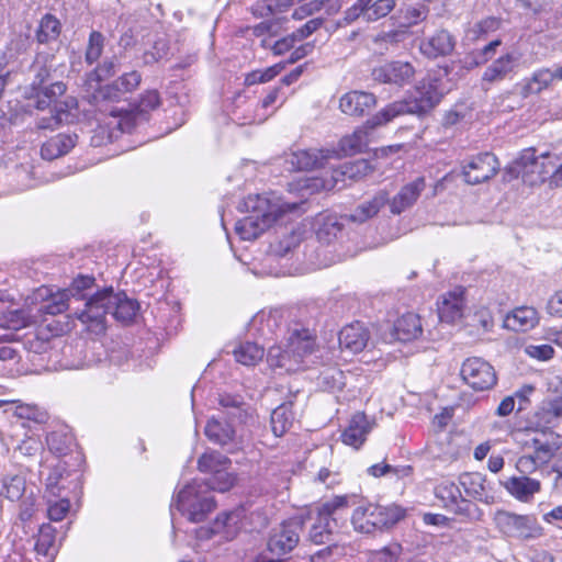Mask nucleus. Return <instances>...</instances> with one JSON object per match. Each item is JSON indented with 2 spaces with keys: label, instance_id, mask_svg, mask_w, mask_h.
<instances>
[{
  "label": "nucleus",
  "instance_id": "34",
  "mask_svg": "<svg viewBox=\"0 0 562 562\" xmlns=\"http://www.w3.org/2000/svg\"><path fill=\"white\" fill-rule=\"evenodd\" d=\"M375 127L369 126L368 121L363 127L356 130L351 135L346 136L339 142L338 157L351 156L361 151L368 144V130H374Z\"/></svg>",
  "mask_w": 562,
  "mask_h": 562
},
{
  "label": "nucleus",
  "instance_id": "58",
  "mask_svg": "<svg viewBox=\"0 0 562 562\" xmlns=\"http://www.w3.org/2000/svg\"><path fill=\"white\" fill-rule=\"evenodd\" d=\"M544 465L539 459H536L533 454H524L516 461L515 468L522 475L535 473L540 467Z\"/></svg>",
  "mask_w": 562,
  "mask_h": 562
},
{
  "label": "nucleus",
  "instance_id": "33",
  "mask_svg": "<svg viewBox=\"0 0 562 562\" xmlns=\"http://www.w3.org/2000/svg\"><path fill=\"white\" fill-rule=\"evenodd\" d=\"M423 333L422 322L417 314L406 313L394 325V337L400 341H409Z\"/></svg>",
  "mask_w": 562,
  "mask_h": 562
},
{
  "label": "nucleus",
  "instance_id": "28",
  "mask_svg": "<svg viewBox=\"0 0 562 562\" xmlns=\"http://www.w3.org/2000/svg\"><path fill=\"white\" fill-rule=\"evenodd\" d=\"M378 513V505H361L353 510L351 524L356 531L361 533H372L376 529H382Z\"/></svg>",
  "mask_w": 562,
  "mask_h": 562
},
{
  "label": "nucleus",
  "instance_id": "50",
  "mask_svg": "<svg viewBox=\"0 0 562 562\" xmlns=\"http://www.w3.org/2000/svg\"><path fill=\"white\" fill-rule=\"evenodd\" d=\"M220 405L223 408L229 409L227 412V415L232 418H237L240 422H246V418L248 416V411L246 407H244L243 402L238 397L234 396H222L220 398Z\"/></svg>",
  "mask_w": 562,
  "mask_h": 562
},
{
  "label": "nucleus",
  "instance_id": "39",
  "mask_svg": "<svg viewBox=\"0 0 562 562\" xmlns=\"http://www.w3.org/2000/svg\"><path fill=\"white\" fill-rule=\"evenodd\" d=\"M74 302L66 289L59 290L56 293H50L49 297L42 305L41 310L50 315H57L65 312L70 303Z\"/></svg>",
  "mask_w": 562,
  "mask_h": 562
},
{
  "label": "nucleus",
  "instance_id": "16",
  "mask_svg": "<svg viewBox=\"0 0 562 562\" xmlns=\"http://www.w3.org/2000/svg\"><path fill=\"white\" fill-rule=\"evenodd\" d=\"M459 484L464 490L467 496L484 504L495 502L494 490L485 475L480 472H465L459 476Z\"/></svg>",
  "mask_w": 562,
  "mask_h": 562
},
{
  "label": "nucleus",
  "instance_id": "54",
  "mask_svg": "<svg viewBox=\"0 0 562 562\" xmlns=\"http://www.w3.org/2000/svg\"><path fill=\"white\" fill-rule=\"evenodd\" d=\"M341 226L338 223L337 218L334 216H327L322 226L317 229V238L329 244L333 239H335L340 233Z\"/></svg>",
  "mask_w": 562,
  "mask_h": 562
},
{
  "label": "nucleus",
  "instance_id": "5",
  "mask_svg": "<svg viewBox=\"0 0 562 562\" xmlns=\"http://www.w3.org/2000/svg\"><path fill=\"white\" fill-rule=\"evenodd\" d=\"M196 480L189 483L179 491L171 507L176 506L192 522L202 521L215 507L213 497Z\"/></svg>",
  "mask_w": 562,
  "mask_h": 562
},
{
  "label": "nucleus",
  "instance_id": "10",
  "mask_svg": "<svg viewBox=\"0 0 562 562\" xmlns=\"http://www.w3.org/2000/svg\"><path fill=\"white\" fill-rule=\"evenodd\" d=\"M499 170L495 155L483 153L472 157L462 168L464 180L469 184H479L492 179Z\"/></svg>",
  "mask_w": 562,
  "mask_h": 562
},
{
  "label": "nucleus",
  "instance_id": "20",
  "mask_svg": "<svg viewBox=\"0 0 562 562\" xmlns=\"http://www.w3.org/2000/svg\"><path fill=\"white\" fill-rule=\"evenodd\" d=\"M518 63L519 56L515 53H506L499 56L486 67L482 75V82L493 85L507 79L515 72Z\"/></svg>",
  "mask_w": 562,
  "mask_h": 562
},
{
  "label": "nucleus",
  "instance_id": "26",
  "mask_svg": "<svg viewBox=\"0 0 562 562\" xmlns=\"http://www.w3.org/2000/svg\"><path fill=\"white\" fill-rule=\"evenodd\" d=\"M454 40L445 30L436 32L428 38L420 42L419 48L423 55L428 58H437L449 55L454 48Z\"/></svg>",
  "mask_w": 562,
  "mask_h": 562
},
{
  "label": "nucleus",
  "instance_id": "44",
  "mask_svg": "<svg viewBox=\"0 0 562 562\" xmlns=\"http://www.w3.org/2000/svg\"><path fill=\"white\" fill-rule=\"evenodd\" d=\"M427 8L424 5H408L398 11L397 19H400L401 27H411L423 21L427 16Z\"/></svg>",
  "mask_w": 562,
  "mask_h": 562
},
{
  "label": "nucleus",
  "instance_id": "43",
  "mask_svg": "<svg viewBox=\"0 0 562 562\" xmlns=\"http://www.w3.org/2000/svg\"><path fill=\"white\" fill-rule=\"evenodd\" d=\"M502 21L498 18L487 16L474 23L469 30V35L473 40H481L487 37L490 34L501 29Z\"/></svg>",
  "mask_w": 562,
  "mask_h": 562
},
{
  "label": "nucleus",
  "instance_id": "49",
  "mask_svg": "<svg viewBox=\"0 0 562 562\" xmlns=\"http://www.w3.org/2000/svg\"><path fill=\"white\" fill-rule=\"evenodd\" d=\"M116 66L117 65L114 60L104 61L101 66H99L87 78V85L89 89L94 90V93H97V90L100 88L99 82L110 76H113L116 71Z\"/></svg>",
  "mask_w": 562,
  "mask_h": 562
},
{
  "label": "nucleus",
  "instance_id": "47",
  "mask_svg": "<svg viewBox=\"0 0 562 562\" xmlns=\"http://www.w3.org/2000/svg\"><path fill=\"white\" fill-rule=\"evenodd\" d=\"M378 513L381 514L380 515V520H381L380 525L382 528H389V527L397 524L406 515L405 508H403L398 505H395V504H392L389 506L378 505Z\"/></svg>",
  "mask_w": 562,
  "mask_h": 562
},
{
  "label": "nucleus",
  "instance_id": "11",
  "mask_svg": "<svg viewBox=\"0 0 562 562\" xmlns=\"http://www.w3.org/2000/svg\"><path fill=\"white\" fill-rule=\"evenodd\" d=\"M395 4V0H357L346 11L345 20L350 23L362 16L366 22H374L391 13Z\"/></svg>",
  "mask_w": 562,
  "mask_h": 562
},
{
  "label": "nucleus",
  "instance_id": "15",
  "mask_svg": "<svg viewBox=\"0 0 562 562\" xmlns=\"http://www.w3.org/2000/svg\"><path fill=\"white\" fill-rule=\"evenodd\" d=\"M139 72L133 70L124 74L112 85H106L97 90V93L92 94L93 102L95 104L99 101H119L124 93L131 92L138 87L140 83Z\"/></svg>",
  "mask_w": 562,
  "mask_h": 562
},
{
  "label": "nucleus",
  "instance_id": "4",
  "mask_svg": "<svg viewBox=\"0 0 562 562\" xmlns=\"http://www.w3.org/2000/svg\"><path fill=\"white\" fill-rule=\"evenodd\" d=\"M315 339L308 329L291 331L286 345L272 346L268 350L267 361L273 369L296 372L315 362Z\"/></svg>",
  "mask_w": 562,
  "mask_h": 562
},
{
  "label": "nucleus",
  "instance_id": "38",
  "mask_svg": "<svg viewBox=\"0 0 562 562\" xmlns=\"http://www.w3.org/2000/svg\"><path fill=\"white\" fill-rule=\"evenodd\" d=\"M231 460L217 451H207L198 460V468L203 473L214 475L223 469H228Z\"/></svg>",
  "mask_w": 562,
  "mask_h": 562
},
{
  "label": "nucleus",
  "instance_id": "6",
  "mask_svg": "<svg viewBox=\"0 0 562 562\" xmlns=\"http://www.w3.org/2000/svg\"><path fill=\"white\" fill-rule=\"evenodd\" d=\"M493 521L497 530L507 537L530 540L542 535V527L533 515H519L498 509L493 516Z\"/></svg>",
  "mask_w": 562,
  "mask_h": 562
},
{
  "label": "nucleus",
  "instance_id": "13",
  "mask_svg": "<svg viewBox=\"0 0 562 562\" xmlns=\"http://www.w3.org/2000/svg\"><path fill=\"white\" fill-rule=\"evenodd\" d=\"M415 70L407 61L394 60L375 67L372 70L373 80L381 83L404 86L413 78Z\"/></svg>",
  "mask_w": 562,
  "mask_h": 562
},
{
  "label": "nucleus",
  "instance_id": "24",
  "mask_svg": "<svg viewBox=\"0 0 562 562\" xmlns=\"http://www.w3.org/2000/svg\"><path fill=\"white\" fill-rule=\"evenodd\" d=\"M369 341V331L363 324L356 322L345 326L339 333V346L350 353L362 351Z\"/></svg>",
  "mask_w": 562,
  "mask_h": 562
},
{
  "label": "nucleus",
  "instance_id": "1",
  "mask_svg": "<svg viewBox=\"0 0 562 562\" xmlns=\"http://www.w3.org/2000/svg\"><path fill=\"white\" fill-rule=\"evenodd\" d=\"M450 88L445 70L429 72L416 85L412 97L389 103L368 120V125L380 127L402 115H424L439 104Z\"/></svg>",
  "mask_w": 562,
  "mask_h": 562
},
{
  "label": "nucleus",
  "instance_id": "23",
  "mask_svg": "<svg viewBox=\"0 0 562 562\" xmlns=\"http://www.w3.org/2000/svg\"><path fill=\"white\" fill-rule=\"evenodd\" d=\"M464 304V290L462 288H457L443 294L440 301H438V316L440 321L452 324L461 319Z\"/></svg>",
  "mask_w": 562,
  "mask_h": 562
},
{
  "label": "nucleus",
  "instance_id": "9",
  "mask_svg": "<svg viewBox=\"0 0 562 562\" xmlns=\"http://www.w3.org/2000/svg\"><path fill=\"white\" fill-rule=\"evenodd\" d=\"M463 381L475 391H485L496 384L497 378L494 368L479 357L468 358L461 367Z\"/></svg>",
  "mask_w": 562,
  "mask_h": 562
},
{
  "label": "nucleus",
  "instance_id": "29",
  "mask_svg": "<svg viewBox=\"0 0 562 562\" xmlns=\"http://www.w3.org/2000/svg\"><path fill=\"white\" fill-rule=\"evenodd\" d=\"M542 435L547 438L542 439L536 436L530 439L528 445L533 449L531 454H533L535 458L539 459L542 463L547 464L561 449L562 441L560 435L553 431L548 434L543 432Z\"/></svg>",
  "mask_w": 562,
  "mask_h": 562
},
{
  "label": "nucleus",
  "instance_id": "48",
  "mask_svg": "<svg viewBox=\"0 0 562 562\" xmlns=\"http://www.w3.org/2000/svg\"><path fill=\"white\" fill-rule=\"evenodd\" d=\"M293 5V0H265L258 2L254 8V13L259 16L281 13Z\"/></svg>",
  "mask_w": 562,
  "mask_h": 562
},
{
  "label": "nucleus",
  "instance_id": "60",
  "mask_svg": "<svg viewBox=\"0 0 562 562\" xmlns=\"http://www.w3.org/2000/svg\"><path fill=\"white\" fill-rule=\"evenodd\" d=\"M103 36L99 32H92L89 38V45L86 53V59L89 64L94 63L102 53Z\"/></svg>",
  "mask_w": 562,
  "mask_h": 562
},
{
  "label": "nucleus",
  "instance_id": "45",
  "mask_svg": "<svg viewBox=\"0 0 562 562\" xmlns=\"http://www.w3.org/2000/svg\"><path fill=\"white\" fill-rule=\"evenodd\" d=\"M554 80L552 70L542 68L533 72L525 89L528 93H540Z\"/></svg>",
  "mask_w": 562,
  "mask_h": 562
},
{
  "label": "nucleus",
  "instance_id": "8",
  "mask_svg": "<svg viewBox=\"0 0 562 562\" xmlns=\"http://www.w3.org/2000/svg\"><path fill=\"white\" fill-rule=\"evenodd\" d=\"M302 521L297 518L290 519L274 527L268 538V550L271 558L268 562H278L299 543Z\"/></svg>",
  "mask_w": 562,
  "mask_h": 562
},
{
  "label": "nucleus",
  "instance_id": "18",
  "mask_svg": "<svg viewBox=\"0 0 562 562\" xmlns=\"http://www.w3.org/2000/svg\"><path fill=\"white\" fill-rule=\"evenodd\" d=\"M375 423L364 413L358 412L352 415L348 426L341 434V441L355 449H359L367 440L368 435L373 429Z\"/></svg>",
  "mask_w": 562,
  "mask_h": 562
},
{
  "label": "nucleus",
  "instance_id": "51",
  "mask_svg": "<svg viewBox=\"0 0 562 562\" xmlns=\"http://www.w3.org/2000/svg\"><path fill=\"white\" fill-rule=\"evenodd\" d=\"M372 166L366 159H359L345 164V172L347 178L351 181H357L366 178L372 172Z\"/></svg>",
  "mask_w": 562,
  "mask_h": 562
},
{
  "label": "nucleus",
  "instance_id": "52",
  "mask_svg": "<svg viewBox=\"0 0 562 562\" xmlns=\"http://www.w3.org/2000/svg\"><path fill=\"white\" fill-rule=\"evenodd\" d=\"M319 383L328 391L340 390L345 385L342 371L330 368L322 372L319 375Z\"/></svg>",
  "mask_w": 562,
  "mask_h": 562
},
{
  "label": "nucleus",
  "instance_id": "2",
  "mask_svg": "<svg viewBox=\"0 0 562 562\" xmlns=\"http://www.w3.org/2000/svg\"><path fill=\"white\" fill-rule=\"evenodd\" d=\"M238 209L249 215L235 224V233L241 240H255L284 215L299 209L297 203H290L274 193L249 194L239 203Z\"/></svg>",
  "mask_w": 562,
  "mask_h": 562
},
{
  "label": "nucleus",
  "instance_id": "3",
  "mask_svg": "<svg viewBox=\"0 0 562 562\" xmlns=\"http://www.w3.org/2000/svg\"><path fill=\"white\" fill-rule=\"evenodd\" d=\"M137 311L136 301L128 299L124 293L104 289L89 297L85 308L77 311L76 314L89 330L99 334L105 329L106 314H112L120 322L128 323L136 316Z\"/></svg>",
  "mask_w": 562,
  "mask_h": 562
},
{
  "label": "nucleus",
  "instance_id": "30",
  "mask_svg": "<svg viewBox=\"0 0 562 562\" xmlns=\"http://www.w3.org/2000/svg\"><path fill=\"white\" fill-rule=\"evenodd\" d=\"M67 87L61 81H56L49 86L40 87L31 91L29 99L34 100L35 109L44 111L54 108L58 98L66 93Z\"/></svg>",
  "mask_w": 562,
  "mask_h": 562
},
{
  "label": "nucleus",
  "instance_id": "31",
  "mask_svg": "<svg viewBox=\"0 0 562 562\" xmlns=\"http://www.w3.org/2000/svg\"><path fill=\"white\" fill-rule=\"evenodd\" d=\"M387 202L389 194L383 190L379 191L371 200L360 203L346 217L353 223H364L374 217Z\"/></svg>",
  "mask_w": 562,
  "mask_h": 562
},
{
  "label": "nucleus",
  "instance_id": "64",
  "mask_svg": "<svg viewBox=\"0 0 562 562\" xmlns=\"http://www.w3.org/2000/svg\"><path fill=\"white\" fill-rule=\"evenodd\" d=\"M541 411L553 418H562V396H555L542 402Z\"/></svg>",
  "mask_w": 562,
  "mask_h": 562
},
{
  "label": "nucleus",
  "instance_id": "27",
  "mask_svg": "<svg viewBox=\"0 0 562 562\" xmlns=\"http://www.w3.org/2000/svg\"><path fill=\"white\" fill-rule=\"evenodd\" d=\"M539 323V313L535 307L520 306L508 313L504 327L514 331H528Z\"/></svg>",
  "mask_w": 562,
  "mask_h": 562
},
{
  "label": "nucleus",
  "instance_id": "7",
  "mask_svg": "<svg viewBox=\"0 0 562 562\" xmlns=\"http://www.w3.org/2000/svg\"><path fill=\"white\" fill-rule=\"evenodd\" d=\"M548 153L536 156L533 148L524 149L515 161V169L521 176L524 182L536 186L544 182L555 168V162L550 160Z\"/></svg>",
  "mask_w": 562,
  "mask_h": 562
},
{
  "label": "nucleus",
  "instance_id": "46",
  "mask_svg": "<svg viewBox=\"0 0 562 562\" xmlns=\"http://www.w3.org/2000/svg\"><path fill=\"white\" fill-rule=\"evenodd\" d=\"M402 552L398 543L389 544L380 550L369 551L366 553L367 562H397Z\"/></svg>",
  "mask_w": 562,
  "mask_h": 562
},
{
  "label": "nucleus",
  "instance_id": "25",
  "mask_svg": "<svg viewBox=\"0 0 562 562\" xmlns=\"http://www.w3.org/2000/svg\"><path fill=\"white\" fill-rule=\"evenodd\" d=\"M239 513L231 512L220 515L213 524L212 528H200L196 537L200 540H206L214 533L222 535L225 539H232L238 530Z\"/></svg>",
  "mask_w": 562,
  "mask_h": 562
},
{
  "label": "nucleus",
  "instance_id": "22",
  "mask_svg": "<svg viewBox=\"0 0 562 562\" xmlns=\"http://www.w3.org/2000/svg\"><path fill=\"white\" fill-rule=\"evenodd\" d=\"M425 188L426 183L423 177H418L414 181L402 187L396 195H394L391 200L389 199L387 203L391 213L398 215L405 210L412 207Z\"/></svg>",
  "mask_w": 562,
  "mask_h": 562
},
{
  "label": "nucleus",
  "instance_id": "61",
  "mask_svg": "<svg viewBox=\"0 0 562 562\" xmlns=\"http://www.w3.org/2000/svg\"><path fill=\"white\" fill-rule=\"evenodd\" d=\"M501 44H502V41L499 38H496V40L490 42L488 44H486L481 49L476 50L474 53V57H473V65L480 66V65H484L488 60H491L496 53V48Z\"/></svg>",
  "mask_w": 562,
  "mask_h": 562
},
{
  "label": "nucleus",
  "instance_id": "53",
  "mask_svg": "<svg viewBox=\"0 0 562 562\" xmlns=\"http://www.w3.org/2000/svg\"><path fill=\"white\" fill-rule=\"evenodd\" d=\"M78 108V101L75 97L68 95L61 101H57L53 108V112L59 116L63 123H69L75 116L74 111Z\"/></svg>",
  "mask_w": 562,
  "mask_h": 562
},
{
  "label": "nucleus",
  "instance_id": "57",
  "mask_svg": "<svg viewBox=\"0 0 562 562\" xmlns=\"http://www.w3.org/2000/svg\"><path fill=\"white\" fill-rule=\"evenodd\" d=\"M93 279L90 277H79L75 279L71 283V285L66 289L69 291V295L74 301H88L86 293H83L85 290H88L92 286Z\"/></svg>",
  "mask_w": 562,
  "mask_h": 562
},
{
  "label": "nucleus",
  "instance_id": "62",
  "mask_svg": "<svg viewBox=\"0 0 562 562\" xmlns=\"http://www.w3.org/2000/svg\"><path fill=\"white\" fill-rule=\"evenodd\" d=\"M299 245V238L296 235L291 234L284 239L278 241L277 244L271 245V251L273 255L278 257H284L288 255L293 248Z\"/></svg>",
  "mask_w": 562,
  "mask_h": 562
},
{
  "label": "nucleus",
  "instance_id": "21",
  "mask_svg": "<svg viewBox=\"0 0 562 562\" xmlns=\"http://www.w3.org/2000/svg\"><path fill=\"white\" fill-rule=\"evenodd\" d=\"M435 495L442 502L446 508H449L454 513L461 514L468 512L473 506L462 497L459 486L448 479L441 480L436 485Z\"/></svg>",
  "mask_w": 562,
  "mask_h": 562
},
{
  "label": "nucleus",
  "instance_id": "59",
  "mask_svg": "<svg viewBox=\"0 0 562 562\" xmlns=\"http://www.w3.org/2000/svg\"><path fill=\"white\" fill-rule=\"evenodd\" d=\"M347 496H335L334 498L318 506L316 509L327 517L335 518L334 515H336L338 510L347 508Z\"/></svg>",
  "mask_w": 562,
  "mask_h": 562
},
{
  "label": "nucleus",
  "instance_id": "55",
  "mask_svg": "<svg viewBox=\"0 0 562 562\" xmlns=\"http://www.w3.org/2000/svg\"><path fill=\"white\" fill-rule=\"evenodd\" d=\"M59 22L52 15H46L42 19L37 38L41 43H46L58 35Z\"/></svg>",
  "mask_w": 562,
  "mask_h": 562
},
{
  "label": "nucleus",
  "instance_id": "37",
  "mask_svg": "<svg viewBox=\"0 0 562 562\" xmlns=\"http://www.w3.org/2000/svg\"><path fill=\"white\" fill-rule=\"evenodd\" d=\"M294 415L291 411V404L284 403L278 406L271 413V429L276 437H281L292 426Z\"/></svg>",
  "mask_w": 562,
  "mask_h": 562
},
{
  "label": "nucleus",
  "instance_id": "14",
  "mask_svg": "<svg viewBox=\"0 0 562 562\" xmlns=\"http://www.w3.org/2000/svg\"><path fill=\"white\" fill-rule=\"evenodd\" d=\"M334 157H338L336 149H299L290 155L288 162L294 170H312L325 167Z\"/></svg>",
  "mask_w": 562,
  "mask_h": 562
},
{
  "label": "nucleus",
  "instance_id": "35",
  "mask_svg": "<svg viewBox=\"0 0 562 562\" xmlns=\"http://www.w3.org/2000/svg\"><path fill=\"white\" fill-rule=\"evenodd\" d=\"M337 526L336 518L327 517L316 509L315 521L308 533L310 540L315 544H323L327 542Z\"/></svg>",
  "mask_w": 562,
  "mask_h": 562
},
{
  "label": "nucleus",
  "instance_id": "19",
  "mask_svg": "<svg viewBox=\"0 0 562 562\" xmlns=\"http://www.w3.org/2000/svg\"><path fill=\"white\" fill-rule=\"evenodd\" d=\"M376 98L373 93L360 90L349 91L340 97L339 109L349 116H363L374 108Z\"/></svg>",
  "mask_w": 562,
  "mask_h": 562
},
{
  "label": "nucleus",
  "instance_id": "42",
  "mask_svg": "<svg viewBox=\"0 0 562 562\" xmlns=\"http://www.w3.org/2000/svg\"><path fill=\"white\" fill-rule=\"evenodd\" d=\"M4 495L10 501H18L25 491V479L20 474H5L2 477Z\"/></svg>",
  "mask_w": 562,
  "mask_h": 562
},
{
  "label": "nucleus",
  "instance_id": "36",
  "mask_svg": "<svg viewBox=\"0 0 562 562\" xmlns=\"http://www.w3.org/2000/svg\"><path fill=\"white\" fill-rule=\"evenodd\" d=\"M55 536L56 530L49 524L40 527L34 549L38 555L46 558L47 562H52L57 553Z\"/></svg>",
  "mask_w": 562,
  "mask_h": 562
},
{
  "label": "nucleus",
  "instance_id": "17",
  "mask_svg": "<svg viewBox=\"0 0 562 562\" xmlns=\"http://www.w3.org/2000/svg\"><path fill=\"white\" fill-rule=\"evenodd\" d=\"M499 483L512 497L521 503L531 502L542 487L539 480L528 475H513Z\"/></svg>",
  "mask_w": 562,
  "mask_h": 562
},
{
  "label": "nucleus",
  "instance_id": "12",
  "mask_svg": "<svg viewBox=\"0 0 562 562\" xmlns=\"http://www.w3.org/2000/svg\"><path fill=\"white\" fill-rule=\"evenodd\" d=\"M204 434L210 441L220 446H231L229 450H239L248 443L244 436L237 437L233 427L220 418L211 417L204 428Z\"/></svg>",
  "mask_w": 562,
  "mask_h": 562
},
{
  "label": "nucleus",
  "instance_id": "40",
  "mask_svg": "<svg viewBox=\"0 0 562 562\" xmlns=\"http://www.w3.org/2000/svg\"><path fill=\"white\" fill-rule=\"evenodd\" d=\"M263 349L255 342H245L234 350L235 360L244 366H255L263 358Z\"/></svg>",
  "mask_w": 562,
  "mask_h": 562
},
{
  "label": "nucleus",
  "instance_id": "41",
  "mask_svg": "<svg viewBox=\"0 0 562 562\" xmlns=\"http://www.w3.org/2000/svg\"><path fill=\"white\" fill-rule=\"evenodd\" d=\"M236 477L234 474L229 473L227 469H223L222 471L215 473L212 475L207 482L199 481V483H202L204 485V490H206L210 493V490L218 491V492H226L229 488H232L235 484Z\"/></svg>",
  "mask_w": 562,
  "mask_h": 562
},
{
  "label": "nucleus",
  "instance_id": "63",
  "mask_svg": "<svg viewBox=\"0 0 562 562\" xmlns=\"http://www.w3.org/2000/svg\"><path fill=\"white\" fill-rule=\"evenodd\" d=\"M525 353L537 360L547 361L553 357L554 350L550 345H528Z\"/></svg>",
  "mask_w": 562,
  "mask_h": 562
},
{
  "label": "nucleus",
  "instance_id": "56",
  "mask_svg": "<svg viewBox=\"0 0 562 562\" xmlns=\"http://www.w3.org/2000/svg\"><path fill=\"white\" fill-rule=\"evenodd\" d=\"M349 180L347 178V173L345 172V164L338 168H335L331 172L330 180L319 181L318 179H314L313 186L318 188L321 187L324 190H333L335 188H342L346 184V181Z\"/></svg>",
  "mask_w": 562,
  "mask_h": 562
},
{
  "label": "nucleus",
  "instance_id": "32",
  "mask_svg": "<svg viewBox=\"0 0 562 562\" xmlns=\"http://www.w3.org/2000/svg\"><path fill=\"white\" fill-rule=\"evenodd\" d=\"M77 143L76 134H57L42 145L41 155L46 160H53L68 154Z\"/></svg>",
  "mask_w": 562,
  "mask_h": 562
}]
</instances>
